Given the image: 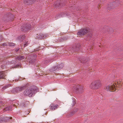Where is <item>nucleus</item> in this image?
Here are the masks:
<instances>
[{"label": "nucleus", "instance_id": "16", "mask_svg": "<svg viewBox=\"0 0 123 123\" xmlns=\"http://www.w3.org/2000/svg\"><path fill=\"white\" fill-rule=\"evenodd\" d=\"M63 63H61L59 65L57 66V67L58 68V69H61V68H62L63 67Z\"/></svg>", "mask_w": 123, "mask_h": 123}, {"label": "nucleus", "instance_id": "27", "mask_svg": "<svg viewBox=\"0 0 123 123\" xmlns=\"http://www.w3.org/2000/svg\"><path fill=\"white\" fill-rule=\"evenodd\" d=\"M21 67V66H20V65H16V67Z\"/></svg>", "mask_w": 123, "mask_h": 123}, {"label": "nucleus", "instance_id": "24", "mask_svg": "<svg viewBox=\"0 0 123 123\" xmlns=\"http://www.w3.org/2000/svg\"><path fill=\"white\" fill-rule=\"evenodd\" d=\"M5 118L6 119V120L5 121H7L6 120H8L9 119V117H5Z\"/></svg>", "mask_w": 123, "mask_h": 123}, {"label": "nucleus", "instance_id": "20", "mask_svg": "<svg viewBox=\"0 0 123 123\" xmlns=\"http://www.w3.org/2000/svg\"><path fill=\"white\" fill-rule=\"evenodd\" d=\"M4 110L6 111L9 110V107H6L5 108H4Z\"/></svg>", "mask_w": 123, "mask_h": 123}, {"label": "nucleus", "instance_id": "1", "mask_svg": "<svg viewBox=\"0 0 123 123\" xmlns=\"http://www.w3.org/2000/svg\"><path fill=\"white\" fill-rule=\"evenodd\" d=\"M37 87L35 86H31L28 88L24 91V94L25 96H29L30 97H32V95L36 92Z\"/></svg>", "mask_w": 123, "mask_h": 123}, {"label": "nucleus", "instance_id": "34", "mask_svg": "<svg viewBox=\"0 0 123 123\" xmlns=\"http://www.w3.org/2000/svg\"><path fill=\"white\" fill-rule=\"evenodd\" d=\"M55 6H56L55 5Z\"/></svg>", "mask_w": 123, "mask_h": 123}, {"label": "nucleus", "instance_id": "25", "mask_svg": "<svg viewBox=\"0 0 123 123\" xmlns=\"http://www.w3.org/2000/svg\"><path fill=\"white\" fill-rule=\"evenodd\" d=\"M27 45H28V43H27V42H26L24 44V46L25 47V46H27Z\"/></svg>", "mask_w": 123, "mask_h": 123}, {"label": "nucleus", "instance_id": "8", "mask_svg": "<svg viewBox=\"0 0 123 123\" xmlns=\"http://www.w3.org/2000/svg\"><path fill=\"white\" fill-rule=\"evenodd\" d=\"M58 107V105H57L51 104L50 106L51 109L52 110H54L56 109Z\"/></svg>", "mask_w": 123, "mask_h": 123}, {"label": "nucleus", "instance_id": "22", "mask_svg": "<svg viewBox=\"0 0 123 123\" xmlns=\"http://www.w3.org/2000/svg\"><path fill=\"white\" fill-rule=\"evenodd\" d=\"M49 62V60H46V61L44 63L45 64H47L48 63V62Z\"/></svg>", "mask_w": 123, "mask_h": 123}, {"label": "nucleus", "instance_id": "4", "mask_svg": "<svg viewBox=\"0 0 123 123\" xmlns=\"http://www.w3.org/2000/svg\"><path fill=\"white\" fill-rule=\"evenodd\" d=\"M26 86L17 87L16 88L13 89L12 90V91L14 93L19 92L24 90L26 88Z\"/></svg>", "mask_w": 123, "mask_h": 123}, {"label": "nucleus", "instance_id": "11", "mask_svg": "<svg viewBox=\"0 0 123 123\" xmlns=\"http://www.w3.org/2000/svg\"><path fill=\"white\" fill-rule=\"evenodd\" d=\"M4 73L3 72H0V79L4 78L5 75Z\"/></svg>", "mask_w": 123, "mask_h": 123}, {"label": "nucleus", "instance_id": "18", "mask_svg": "<svg viewBox=\"0 0 123 123\" xmlns=\"http://www.w3.org/2000/svg\"><path fill=\"white\" fill-rule=\"evenodd\" d=\"M89 35H88L87 36V37L88 38H90L92 37V34L91 33H89Z\"/></svg>", "mask_w": 123, "mask_h": 123}, {"label": "nucleus", "instance_id": "31", "mask_svg": "<svg viewBox=\"0 0 123 123\" xmlns=\"http://www.w3.org/2000/svg\"><path fill=\"white\" fill-rule=\"evenodd\" d=\"M10 119H12V117H10Z\"/></svg>", "mask_w": 123, "mask_h": 123}, {"label": "nucleus", "instance_id": "26", "mask_svg": "<svg viewBox=\"0 0 123 123\" xmlns=\"http://www.w3.org/2000/svg\"><path fill=\"white\" fill-rule=\"evenodd\" d=\"M9 107V110H11L12 107L11 106H10L9 107Z\"/></svg>", "mask_w": 123, "mask_h": 123}, {"label": "nucleus", "instance_id": "30", "mask_svg": "<svg viewBox=\"0 0 123 123\" xmlns=\"http://www.w3.org/2000/svg\"><path fill=\"white\" fill-rule=\"evenodd\" d=\"M81 62L82 63H85V62H83V61H81Z\"/></svg>", "mask_w": 123, "mask_h": 123}, {"label": "nucleus", "instance_id": "2", "mask_svg": "<svg viewBox=\"0 0 123 123\" xmlns=\"http://www.w3.org/2000/svg\"><path fill=\"white\" fill-rule=\"evenodd\" d=\"M121 82L120 80L117 81V83L118 85L117 86H116V83L115 82H113L111 84L106 86L105 87L104 89L107 91L111 92L115 91L117 90L116 89L118 87V86H119V84L120 86L121 85L120 84L121 83Z\"/></svg>", "mask_w": 123, "mask_h": 123}, {"label": "nucleus", "instance_id": "13", "mask_svg": "<svg viewBox=\"0 0 123 123\" xmlns=\"http://www.w3.org/2000/svg\"><path fill=\"white\" fill-rule=\"evenodd\" d=\"M24 58V56H17L16 58L17 60H20Z\"/></svg>", "mask_w": 123, "mask_h": 123}, {"label": "nucleus", "instance_id": "12", "mask_svg": "<svg viewBox=\"0 0 123 123\" xmlns=\"http://www.w3.org/2000/svg\"><path fill=\"white\" fill-rule=\"evenodd\" d=\"M114 4H110L108 5V9H111L113 8L114 7Z\"/></svg>", "mask_w": 123, "mask_h": 123}, {"label": "nucleus", "instance_id": "32", "mask_svg": "<svg viewBox=\"0 0 123 123\" xmlns=\"http://www.w3.org/2000/svg\"><path fill=\"white\" fill-rule=\"evenodd\" d=\"M75 102H74V105L75 104Z\"/></svg>", "mask_w": 123, "mask_h": 123}, {"label": "nucleus", "instance_id": "5", "mask_svg": "<svg viewBox=\"0 0 123 123\" xmlns=\"http://www.w3.org/2000/svg\"><path fill=\"white\" fill-rule=\"evenodd\" d=\"M88 31L86 28L81 29L78 31L77 34L79 36H82L88 32Z\"/></svg>", "mask_w": 123, "mask_h": 123}, {"label": "nucleus", "instance_id": "29", "mask_svg": "<svg viewBox=\"0 0 123 123\" xmlns=\"http://www.w3.org/2000/svg\"><path fill=\"white\" fill-rule=\"evenodd\" d=\"M2 101H0V104H2Z\"/></svg>", "mask_w": 123, "mask_h": 123}, {"label": "nucleus", "instance_id": "21", "mask_svg": "<svg viewBox=\"0 0 123 123\" xmlns=\"http://www.w3.org/2000/svg\"><path fill=\"white\" fill-rule=\"evenodd\" d=\"M30 62L31 63H34L35 62V59L33 60H30Z\"/></svg>", "mask_w": 123, "mask_h": 123}, {"label": "nucleus", "instance_id": "14", "mask_svg": "<svg viewBox=\"0 0 123 123\" xmlns=\"http://www.w3.org/2000/svg\"><path fill=\"white\" fill-rule=\"evenodd\" d=\"M25 38V36L24 35H21L18 37V39L20 41H22L24 40Z\"/></svg>", "mask_w": 123, "mask_h": 123}, {"label": "nucleus", "instance_id": "15", "mask_svg": "<svg viewBox=\"0 0 123 123\" xmlns=\"http://www.w3.org/2000/svg\"><path fill=\"white\" fill-rule=\"evenodd\" d=\"M58 68L57 66H55L52 69L50 70L51 72L53 71L56 70H58Z\"/></svg>", "mask_w": 123, "mask_h": 123}, {"label": "nucleus", "instance_id": "19", "mask_svg": "<svg viewBox=\"0 0 123 123\" xmlns=\"http://www.w3.org/2000/svg\"><path fill=\"white\" fill-rule=\"evenodd\" d=\"M15 45V44L12 43H9V45L10 46H13Z\"/></svg>", "mask_w": 123, "mask_h": 123}, {"label": "nucleus", "instance_id": "3", "mask_svg": "<svg viewBox=\"0 0 123 123\" xmlns=\"http://www.w3.org/2000/svg\"><path fill=\"white\" fill-rule=\"evenodd\" d=\"M101 86V83L99 80H96L92 82L91 85V88L95 89L98 88Z\"/></svg>", "mask_w": 123, "mask_h": 123}, {"label": "nucleus", "instance_id": "10", "mask_svg": "<svg viewBox=\"0 0 123 123\" xmlns=\"http://www.w3.org/2000/svg\"><path fill=\"white\" fill-rule=\"evenodd\" d=\"M76 88L78 90L80 91V92H82V90L83 89V88L82 86L78 85L77 86Z\"/></svg>", "mask_w": 123, "mask_h": 123}, {"label": "nucleus", "instance_id": "28", "mask_svg": "<svg viewBox=\"0 0 123 123\" xmlns=\"http://www.w3.org/2000/svg\"><path fill=\"white\" fill-rule=\"evenodd\" d=\"M1 68H3V69H4V66H3V65H2L1 66Z\"/></svg>", "mask_w": 123, "mask_h": 123}, {"label": "nucleus", "instance_id": "7", "mask_svg": "<svg viewBox=\"0 0 123 123\" xmlns=\"http://www.w3.org/2000/svg\"><path fill=\"white\" fill-rule=\"evenodd\" d=\"M36 0H24V2L27 5L31 4L34 3Z\"/></svg>", "mask_w": 123, "mask_h": 123}, {"label": "nucleus", "instance_id": "9", "mask_svg": "<svg viewBox=\"0 0 123 123\" xmlns=\"http://www.w3.org/2000/svg\"><path fill=\"white\" fill-rule=\"evenodd\" d=\"M47 36V34H40L39 35L38 38L40 39H43L45 38Z\"/></svg>", "mask_w": 123, "mask_h": 123}, {"label": "nucleus", "instance_id": "17", "mask_svg": "<svg viewBox=\"0 0 123 123\" xmlns=\"http://www.w3.org/2000/svg\"><path fill=\"white\" fill-rule=\"evenodd\" d=\"M65 16L64 15H63V14L62 15H57L56 16L55 18H56V19H57L60 17H64Z\"/></svg>", "mask_w": 123, "mask_h": 123}, {"label": "nucleus", "instance_id": "23", "mask_svg": "<svg viewBox=\"0 0 123 123\" xmlns=\"http://www.w3.org/2000/svg\"><path fill=\"white\" fill-rule=\"evenodd\" d=\"M7 44L6 43H4L2 44V45L1 46H6L7 45Z\"/></svg>", "mask_w": 123, "mask_h": 123}, {"label": "nucleus", "instance_id": "6", "mask_svg": "<svg viewBox=\"0 0 123 123\" xmlns=\"http://www.w3.org/2000/svg\"><path fill=\"white\" fill-rule=\"evenodd\" d=\"M31 25L29 24L24 25L21 28V30L22 31H27L30 30Z\"/></svg>", "mask_w": 123, "mask_h": 123}, {"label": "nucleus", "instance_id": "33", "mask_svg": "<svg viewBox=\"0 0 123 123\" xmlns=\"http://www.w3.org/2000/svg\"><path fill=\"white\" fill-rule=\"evenodd\" d=\"M48 60L49 61V62H50V61H49V60Z\"/></svg>", "mask_w": 123, "mask_h": 123}]
</instances>
